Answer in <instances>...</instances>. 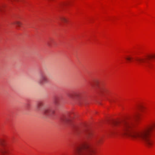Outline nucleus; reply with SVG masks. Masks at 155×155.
Masks as SVG:
<instances>
[{
	"instance_id": "1",
	"label": "nucleus",
	"mask_w": 155,
	"mask_h": 155,
	"mask_svg": "<svg viewBox=\"0 0 155 155\" xmlns=\"http://www.w3.org/2000/svg\"><path fill=\"white\" fill-rule=\"evenodd\" d=\"M155 131V122L141 128L127 121L121 122V135H126L134 140L143 142L148 147L153 144L150 137Z\"/></svg>"
},
{
	"instance_id": "2",
	"label": "nucleus",
	"mask_w": 155,
	"mask_h": 155,
	"mask_svg": "<svg viewBox=\"0 0 155 155\" xmlns=\"http://www.w3.org/2000/svg\"><path fill=\"white\" fill-rule=\"evenodd\" d=\"M95 153L94 150L88 144L74 149L73 155H91Z\"/></svg>"
},
{
	"instance_id": "3",
	"label": "nucleus",
	"mask_w": 155,
	"mask_h": 155,
	"mask_svg": "<svg viewBox=\"0 0 155 155\" xmlns=\"http://www.w3.org/2000/svg\"><path fill=\"white\" fill-rule=\"evenodd\" d=\"M154 58H155V54L148 56L137 57L135 58V60L139 66L143 68H147L149 66V61Z\"/></svg>"
},
{
	"instance_id": "4",
	"label": "nucleus",
	"mask_w": 155,
	"mask_h": 155,
	"mask_svg": "<svg viewBox=\"0 0 155 155\" xmlns=\"http://www.w3.org/2000/svg\"><path fill=\"white\" fill-rule=\"evenodd\" d=\"M0 144L2 146L0 149V155H8L10 152V148L8 146L4 144V140L0 139Z\"/></svg>"
},
{
	"instance_id": "5",
	"label": "nucleus",
	"mask_w": 155,
	"mask_h": 155,
	"mask_svg": "<svg viewBox=\"0 0 155 155\" xmlns=\"http://www.w3.org/2000/svg\"><path fill=\"white\" fill-rule=\"evenodd\" d=\"M48 81L46 76L44 74H41L40 78L38 81V84L40 86L44 85L45 84L48 83Z\"/></svg>"
},
{
	"instance_id": "6",
	"label": "nucleus",
	"mask_w": 155,
	"mask_h": 155,
	"mask_svg": "<svg viewBox=\"0 0 155 155\" xmlns=\"http://www.w3.org/2000/svg\"><path fill=\"white\" fill-rule=\"evenodd\" d=\"M55 111L52 107L45 108L43 111V114L45 116H51L54 114Z\"/></svg>"
},
{
	"instance_id": "7",
	"label": "nucleus",
	"mask_w": 155,
	"mask_h": 155,
	"mask_svg": "<svg viewBox=\"0 0 155 155\" xmlns=\"http://www.w3.org/2000/svg\"><path fill=\"white\" fill-rule=\"evenodd\" d=\"M68 96L70 98H77L78 100H80V98L79 95L75 93H71L68 94Z\"/></svg>"
},
{
	"instance_id": "8",
	"label": "nucleus",
	"mask_w": 155,
	"mask_h": 155,
	"mask_svg": "<svg viewBox=\"0 0 155 155\" xmlns=\"http://www.w3.org/2000/svg\"><path fill=\"white\" fill-rule=\"evenodd\" d=\"M99 88V91L103 94H104L107 91V90L105 87H98Z\"/></svg>"
},
{
	"instance_id": "9",
	"label": "nucleus",
	"mask_w": 155,
	"mask_h": 155,
	"mask_svg": "<svg viewBox=\"0 0 155 155\" xmlns=\"http://www.w3.org/2000/svg\"><path fill=\"white\" fill-rule=\"evenodd\" d=\"M54 104L57 107H59L60 105V103L59 100L58 98H56L54 101Z\"/></svg>"
},
{
	"instance_id": "10",
	"label": "nucleus",
	"mask_w": 155,
	"mask_h": 155,
	"mask_svg": "<svg viewBox=\"0 0 155 155\" xmlns=\"http://www.w3.org/2000/svg\"><path fill=\"white\" fill-rule=\"evenodd\" d=\"M43 105V103L42 102H39L37 106V109L38 110H40Z\"/></svg>"
},
{
	"instance_id": "11",
	"label": "nucleus",
	"mask_w": 155,
	"mask_h": 155,
	"mask_svg": "<svg viewBox=\"0 0 155 155\" xmlns=\"http://www.w3.org/2000/svg\"><path fill=\"white\" fill-rule=\"evenodd\" d=\"M61 120L64 123H67L70 120L68 117H64Z\"/></svg>"
},
{
	"instance_id": "12",
	"label": "nucleus",
	"mask_w": 155,
	"mask_h": 155,
	"mask_svg": "<svg viewBox=\"0 0 155 155\" xmlns=\"http://www.w3.org/2000/svg\"><path fill=\"white\" fill-rule=\"evenodd\" d=\"M13 24L16 25L18 27L21 26L22 24V23L18 21H15Z\"/></svg>"
},
{
	"instance_id": "13",
	"label": "nucleus",
	"mask_w": 155,
	"mask_h": 155,
	"mask_svg": "<svg viewBox=\"0 0 155 155\" xmlns=\"http://www.w3.org/2000/svg\"><path fill=\"white\" fill-rule=\"evenodd\" d=\"M60 20L63 23H66L67 21V19L63 17H61Z\"/></svg>"
},
{
	"instance_id": "14",
	"label": "nucleus",
	"mask_w": 155,
	"mask_h": 155,
	"mask_svg": "<svg viewBox=\"0 0 155 155\" xmlns=\"http://www.w3.org/2000/svg\"><path fill=\"white\" fill-rule=\"evenodd\" d=\"M112 125L114 126H119L120 125V123L119 122L114 121L113 122Z\"/></svg>"
},
{
	"instance_id": "15",
	"label": "nucleus",
	"mask_w": 155,
	"mask_h": 155,
	"mask_svg": "<svg viewBox=\"0 0 155 155\" xmlns=\"http://www.w3.org/2000/svg\"><path fill=\"white\" fill-rule=\"evenodd\" d=\"M98 84V82L97 81H95L94 84H91V86L93 87H95L97 86V85Z\"/></svg>"
},
{
	"instance_id": "16",
	"label": "nucleus",
	"mask_w": 155,
	"mask_h": 155,
	"mask_svg": "<svg viewBox=\"0 0 155 155\" xmlns=\"http://www.w3.org/2000/svg\"><path fill=\"white\" fill-rule=\"evenodd\" d=\"M132 58V57L129 56H127L125 57V59L128 61H131Z\"/></svg>"
},
{
	"instance_id": "17",
	"label": "nucleus",
	"mask_w": 155,
	"mask_h": 155,
	"mask_svg": "<svg viewBox=\"0 0 155 155\" xmlns=\"http://www.w3.org/2000/svg\"><path fill=\"white\" fill-rule=\"evenodd\" d=\"M108 100L111 103H115L116 102L114 98L111 99H108Z\"/></svg>"
},
{
	"instance_id": "18",
	"label": "nucleus",
	"mask_w": 155,
	"mask_h": 155,
	"mask_svg": "<svg viewBox=\"0 0 155 155\" xmlns=\"http://www.w3.org/2000/svg\"><path fill=\"white\" fill-rule=\"evenodd\" d=\"M92 135V133L91 132H89L87 134V136L88 137H90V136Z\"/></svg>"
},
{
	"instance_id": "19",
	"label": "nucleus",
	"mask_w": 155,
	"mask_h": 155,
	"mask_svg": "<svg viewBox=\"0 0 155 155\" xmlns=\"http://www.w3.org/2000/svg\"><path fill=\"white\" fill-rule=\"evenodd\" d=\"M101 138H98L96 140V142L97 143H99L101 142Z\"/></svg>"
},
{
	"instance_id": "20",
	"label": "nucleus",
	"mask_w": 155,
	"mask_h": 155,
	"mask_svg": "<svg viewBox=\"0 0 155 155\" xmlns=\"http://www.w3.org/2000/svg\"><path fill=\"white\" fill-rule=\"evenodd\" d=\"M139 114L138 113H137L135 115V118L136 119H137L139 118Z\"/></svg>"
},
{
	"instance_id": "21",
	"label": "nucleus",
	"mask_w": 155,
	"mask_h": 155,
	"mask_svg": "<svg viewBox=\"0 0 155 155\" xmlns=\"http://www.w3.org/2000/svg\"><path fill=\"white\" fill-rule=\"evenodd\" d=\"M142 106H140V107H139V109H140L141 108H142Z\"/></svg>"
},
{
	"instance_id": "22",
	"label": "nucleus",
	"mask_w": 155,
	"mask_h": 155,
	"mask_svg": "<svg viewBox=\"0 0 155 155\" xmlns=\"http://www.w3.org/2000/svg\"><path fill=\"white\" fill-rule=\"evenodd\" d=\"M12 2L13 1H18V0H10Z\"/></svg>"
},
{
	"instance_id": "23",
	"label": "nucleus",
	"mask_w": 155,
	"mask_h": 155,
	"mask_svg": "<svg viewBox=\"0 0 155 155\" xmlns=\"http://www.w3.org/2000/svg\"><path fill=\"white\" fill-rule=\"evenodd\" d=\"M29 104H27V107H28V106H29Z\"/></svg>"
},
{
	"instance_id": "24",
	"label": "nucleus",
	"mask_w": 155,
	"mask_h": 155,
	"mask_svg": "<svg viewBox=\"0 0 155 155\" xmlns=\"http://www.w3.org/2000/svg\"><path fill=\"white\" fill-rule=\"evenodd\" d=\"M76 131H77V132H78V131H78V130H77V129H76Z\"/></svg>"
},
{
	"instance_id": "25",
	"label": "nucleus",
	"mask_w": 155,
	"mask_h": 155,
	"mask_svg": "<svg viewBox=\"0 0 155 155\" xmlns=\"http://www.w3.org/2000/svg\"><path fill=\"white\" fill-rule=\"evenodd\" d=\"M114 133V132H112V134H113Z\"/></svg>"
}]
</instances>
